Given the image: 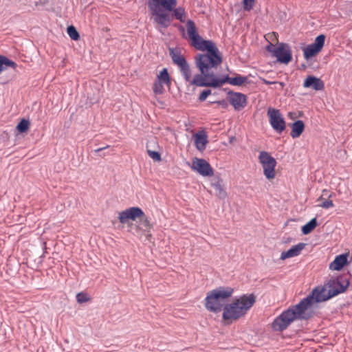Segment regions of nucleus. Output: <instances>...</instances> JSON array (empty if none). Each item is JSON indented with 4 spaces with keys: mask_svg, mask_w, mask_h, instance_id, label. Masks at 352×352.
<instances>
[{
    "mask_svg": "<svg viewBox=\"0 0 352 352\" xmlns=\"http://www.w3.org/2000/svg\"><path fill=\"white\" fill-rule=\"evenodd\" d=\"M349 285L350 280L344 276L330 278L325 285L314 287L298 303L282 311L275 318L271 328L274 331L283 332L296 320H309L315 314L312 308L314 304L327 301L344 293Z\"/></svg>",
    "mask_w": 352,
    "mask_h": 352,
    "instance_id": "1",
    "label": "nucleus"
},
{
    "mask_svg": "<svg viewBox=\"0 0 352 352\" xmlns=\"http://www.w3.org/2000/svg\"><path fill=\"white\" fill-rule=\"evenodd\" d=\"M147 6L153 21L164 29L170 25L173 19L186 22L185 8L176 7L177 0H148Z\"/></svg>",
    "mask_w": 352,
    "mask_h": 352,
    "instance_id": "2",
    "label": "nucleus"
},
{
    "mask_svg": "<svg viewBox=\"0 0 352 352\" xmlns=\"http://www.w3.org/2000/svg\"><path fill=\"white\" fill-rule=\"evenodd\" d=\"M256 297L253 294H243L230 303H226L222 309L223 320H237L246 314L253 306Z\"/></svg>",
    "mask_w": 352,
    "mask_h": 352,
    "instance_id": "3",
    "label": "nucleus"
},
{
    "mask_svg": "<svg viewBox=\"0 0 352 352\" xmlns=\"http://www.w3.org/2000/svg\"><path fill=\"white\" fill-rule=\"evenodd\" d=\"M234 290L231 287L220 286L206 294L205 308L210 312L218 314L222 311Z\"/></svg>",
    "mask_w": 352,
    "mask_h": 352,
    "instance_id": "4",
    "label": "nucleus"
},
{
    "mask_svg": "<svg viewBox=\"0 0 352 352\" xmlns=\"http://www.w3.org/2000/svg\"><path fill=\"white\" fill-rule=\"evenodd\" d=\"M195 64L199 73L194 75L190 79V84L195 82L197 78L212 72V69L217 68L222 61V56L220 52L212 54H197L195 58Z\"/></svg>",
    "mask_w": 352,
    "mask_h": 352,
    "instance_id": "5",
    "label": "nucleus"
},
{
    "mask_svg": "<svg viewBox=\"0 0 352 352\" xmlns=\"http://www.w3.org/2000/svg\"><path fill=\"white\" fill-rule=\"evenodd\" d=\"M187 33L190 44L195 49L206 52L204 54L220 52L216 44L212 40H204L199 34L195 22L188 20L186 22Z\"/></svg>",
    "mask_w": 352,
    "mask_h": 352,
    "instance_id": "6",
    "label": "nucleus"
},
{
    "mask_svg": "<svg viewBox=\"0 0 352 352\" xmlns=\"http://www.w3.org/2000/svg\"><path fill=\"white\" fill-rule=\"evenodd\" d=\"M169 55L173 63L179 67L185 81L189 82L191 79L190 67L181 50L178 48H169Z\"/></svg>",
    "mask_w": 352,
    "mask_h": 352,
    "instance_id": "7",
    "label": "nucleus"
},
{
    "mask_svg": "<svg viewBox=\"0 0 352 352\" xmlns=\"http://www.w3.org/2000/svg\"><path fill=\"white\" fill-rule=\"evenodd\" d=\"M266 48L280 63L288 64L292 60V52L287 43H280L277 47L270 43Z\"/></svg>",
    "mask_w": 352,
    "mask_h": 352,
    "instance_id": "8",
    "label": "nucleus"
},
{
    "mask_svg": "<svg viewBox=\"0 0 352 352\" xmlns=\"http://www.w3.org/2000/svg\"><path fill=\"white\" fill-rule=\"evenodd\" d=\"M226 81V75L223 76L221 78H219L215 75L214 72H212L204 75V77L200 76V77L197 78V80H196L195 82L190 85L199 87L219 88L222 87L225 83H227Z\"/></svg>",
    "mask_w": 352,
    "mask_h": 352,
    "instance_id": "9",
    "label": "nucleus"
},
{
    "mask_svg": "<svg viewBox=\"0 0 352 352\" xmlns=\"http://www.w3.org/2000/svg\"><path fill=\"white\" fill-rule=\"evenodd\" d=\"M258 160L263 169L265 177L270 180L275 177V167L276 166V160L268 152L262 151L258 155Z\"/></svg>",
    "mask_w": 352,
    "mask_h": 352,
    "instance_id": "10",
    "label": "nucleus"
},
{
    "mask_svg": "<svg viewBox=\"0 0 352 352\" xmlns=\"http://www.w3.org/2000/svg\"><path fill=\"white\" fill-rule=\"evenodd\" d=\"M164 86L170 89L171 86V77L168 69L164 67L157 75L156 80L153 82V91L156 95L163 94L164 92Z\"/></svg>",
    "mask_w": 352,
    "mask_h": 352,
    "instance_id": "11",
    "label": "nucleus"
},
{
    "mask_svg": "<svg viewBox=\"0 0 352 352\" xmlns=\"http://www.w3.org/2000/svg\"><path fill=\"white\" fill-rule=\"evenodd\" d=\"M270 124L272 128L277 133H282L286 128V122L281 115L280 110L274 108L267 109Z\"/></svg>",
    "mask_w": 352,
    "mask_h": 352,
    "instance_id": "12",
    "label": "nucleus"
},
{
    "mask_svg": "<svg viewBox=\"0 0 352 352\" xmlns=\"http://www.w3.org/2000/svg\"><path fill=\"white\" fill-rule=\"evenodd\" d=\"M326 36L324 34L317 36L314 43L308 45L302 49L303 56L306 60H309L312 57L316 56L323 48Z\"/></svg>",
    "mask_w": 352,
    "mask_h": 352,
    "instance_id": "13",
    "label": "nucleus"
},
{
    "mask_svg": "<svg viewBox=\"0 0 352 352\" xmlns=\"http://www.w3.org/2000/svg\"><path fill=\"white\" fill-rule=\"evenodd\" d=\"M228 99L234 110L241 111L244 109L248 103V97L241 92L229 91L227 94Z\"/></svg>",
    "mask_w": 352,
    "mask_h": 352,
    "instance_id": "14",
    "label": "nucleus"
},
{
    "mask_svg": "<svg viewBox=\"0 0 352 352\" xmlns=\"http://www.w3.org/2000/svg\"><path fill=\"white\" fill-rule=\"evenodd\" d=\"M191 168L203 177H210L214 174V170L210 163L204 159L195 157L192 161Z\"/></svg>",
    "mask_w": 352,
    "mask_h": 352,
    "instance_id": "15",
    "label": "nucleus"
},
{
    "mask_svg": "<svg viewBox=\"0 0 352 352\" xmlns=\"http://www.w3.org/2000/svg\"><path fill=\"white\" fill-rule=\"evenodd\" d=\"M144 217V211L138 206L129 208L119 213V221L124 224L128 220L135 221L136 219Z\"/></svg>",
    "mask_w": 352,
    "mask_h": 352,
    "instance_id": "16",
    "label": "nucleus"
},
{
    "mask_svg": "<svg viewBox=\"0 0 352 352\" xmlns=\"http://www.w3.org/2000/svg\"><path fill=\"white\" fill-rule=\"evenodd\" d=\"M348 257L349 254L347 253L337 255L334 260L329 264V269L334 271L342 270L349 263Z\"/></svg>",
    "mask_w": 352,
    "mask_h": 352,
    "instance_id": "17",
    "label": "nucleus"
},
{
    "mask_svg": "<svg viewBox=\"0 0 352 352\" xmlns=\"http://www.w3.org/2000/svg\"><path fill=\"white\" fill-rule=\"evenodd\" d=\"M303 87L305 88H312L316 91H321L324 88V84L320 78L309 75L305 79Z\"/></svg>",
    "mask_w": 352,
    "mask_h": 352,
    "instance_id": "18",
    "label": "nucleus"
},
{
    "mask_svg": "<svg viewBox=\"0 0 352 352\" xmlns=\"http://www.w3.org/2000/svg\"><path fill=\"white\" fill-rule=\"evenodd\" d=\"M305 245L306 244L304 243H298V244L293 245L288 250L283 252L280 254V258L281 260H285L287 258L298 256L301 251L305 248Z\"/></svg>",
    "mask_w": 352,
    "mask_h": 352,
    "instance_id": "19",
    "label": "nucleus"
},
{
    "mask_svg": "<svg viewBox=\"0 0 352 352\" xmlns=\"http://www.w3.org/2000/svg\"><path fill=\"white\" fill-rule=\"evenodd\" d=\"M195 144L199 151H203L206 149L208 142L207 133L204 131L197 132L194 135Z\"/></svg>",
    "mask_w": 352,
    "mask_h": 352,
    "instance_id": "20",
    "label": "nucleus"
},
{
    "mask_svg": "<svg viewBox=\"0 0 352 352\" xmlns=\"http://www.w3.org/2000/svg\"><path fill=\"white\" fill-rule=\"evenodd\" d=\"M223 180L219 177H215L211 182V186L214 188L216 195L220 199H224L227 197V192L222 186Z\"/></svg>",
    "mask_w": 352,
    "mask_h": 352,
    "instance_id": "21",
    "label": "nucleus"
},
{
    "mask_svg": "<svg viewBox=\"0 0 352 352\" xmlns=\"http://www.w3.org/2000/svg\"><path fill=\"white\" fill-rule=\"evenodd\" d=\"M292 131L290 135L292 138H299L305 130V123L301 120H297L290 124Z\"/></svg>",
    "mask_w": 352,
    "mask_h": 352,
    "instance_id": "22",
    "label": "nucleus"
},
{
    "mask_svg": "<svg viewBox=\"0 0 352 352\" xmlns=\"http://www.w3.org/2000/svg\"><path fill=\"white\" fill-rule=\"evenodd\" d=\"M226 82L227 83L232 85V86H241L243 84L245 83L248 80V76H241L238 74H235L234 77H231L229 75H226Z\"/></svg>",
    "mask_w": 352,
    "mask_h": 352,
    "instance_id": "23",
    "label": "nucleus"
},
{
    "mask_svg": "<svg viewBox=\"0 0 352 352\" xmlns=\"http://www.w3.org/2000/svg\"><path fill=\"white\" fill-rule=\"evenodd\" d=\"M16 66L17 65L14 61L6 56L0 55V74L8 67L15 69Z\"/></svg>",
    "mask_w": 352,
    "mask_h": 352,
    "instance_id": "24",
    "label": "nucleus"
},
{
    "mask_svg": "<svg viewBox=\"0 0 352 352\" xmlns=\"http://www.w3.org/2000/svg\"><path fill=\"white\" fill-rule=\"evenodd\" d=\"M318 226L317 219L314 217L302 226L301 232L303 234L307 235L311 233Z\"/></svg>",
    "mask_w": 352,
    "mask_h": 352,
    "instance_id": "25",
    "label": "nucleus"
},
{
    "mask_svg": "<svg viewBox=\"0 0 352 352\" xmlns=\"http://www.w3.org/2000/svg\"><path fill=\"white\" fill-rule=\"evenodd\" d=\"M30 122L29 120L22 118L16 126V129L20 133H26L30 128Z\"/></svg>",
    "mask_w": 352,
    "mask_h": 352,
    "instance_id": "26",
    "label": "nucleus"
},
{
    "mask_svg": "<svg viewBox=\"0 0 352 352\" xmlns=\"http://www.w3.org/2000/svg\"><path fill=\"white\" fill-rule=\"evenodd\" d=\"M67 32L68 35L69 36V37L71 38V39L73 41H78L80 38V34H79L78 32L77 31L76 28L72 25H69L67 27Z\"/></svg>",
    "mask_w": 352,
    "mask_h": 352,
    "instance_id": "27",
    "label": "nucleus"
},
{
    "mask_svg": "<svg viewBox=\"0 0 352 352\" xmlns=\"http://www.w3.org/2000/svg\"><path fill=\"white\" fill-rule=\"evenodd\" d=\"M147 153L148 156L155 162H160L162 160L161 154L159 151L148 149Z\"/></svg>",
    "mask_w": 352,
    "mask_h": 352,
    "instance_id": "28",
    "label": "nucleus"
},
{
    "mask_svg": "<svg viewBox=\"0 0 352 352\" xmlns=\"http://www.w3.org/2000/svg\"><path fill=\"white\" fill-rule=\"evenodd\" d=\"M212 94V91L210 89H204L199 94L198 97V100L199 102H204L206 100V98Z\"/></svg>",
    "mask_w": 352,
    "mask_h": 352,
    "instance_id": "29",
    "label": "nucleus"
},
{
    "mask_svg": "<svg viewBox=\"0 0 352 352\" xmlns=\"http://www.w3.org/2000/svg\"><path fill=\"white\" fill-rule=\"evenodd\" d=\"M76 300L78 303L82 304L89 300L87 294L80 292L76 294Z\"/></svg>",
    "mask_w": 352,
    "mask_h": 352,
    "instance_id": "30",
    "label": "nucleus"
},
{
    "mask_svg": "<svg viewBox=\"0 0 352 352\" xmlns=\"http://www.w3.org/2000/svg\"><path fill=\"white\" fill-rule=\"evenodd\" d=\"M254 0H243V7L246 11H250L253 8Z\"/></svg>",
    "mask_w": 352,
    "mask_h": 352,
    "instance_id": "31",
    "label": "nucleus"
},
{
    "mask_svg": "<svg viewBox=\"0 0 352 352\" xmlns=\"http://www.w3.org/2000/svg\"><path fill=\"white\" fill-rule=\"evenodd\" d=\"M320 206L324 209H328L334 206L333 202L331 200L327 199L324 201Z\"/></svg>",
    "mask_w": 352,
    "mask_h": 352,
    "instance_id": "32",
    "label": "nucleus"
},
{
    "mask_svg": "<svg viewBox=\"0 0 352 352\" xmlns=\"http://www.w3.org/2000/svg\"><path fill=\"white\" fill-rule=\"evenodd\" d=\"M210 104H217L223 109H226L228 107V104L227 101L224 99L221 100L210 102Z\"/></svg>",
    "mask_w": 352,
    "mask_h": 352,
    "instance_id": "33",
    "label": "nucleus"
},
{
    "mask_svg": "<svg viewBox=\"0 0 352 352\" xmlns=\"http://www.w3.org/2000/svg\"><path fill=\"white\" fill-rule=\"evenodd\" d=\"M108 147H109V146H104V147H102V148H97V149L95 150V152L96 153H100V152H101L102 151H103L104 149H105V148H107Z\"/></svg>",
    "mask_w": 352,
    "mask_h": 352,
    "instance_id": "34",
    "label": "nucleus"
},
{
    "mask_svg": "<svg viewBox=\"0 0 352 352\" xmlns=\"http://www.w3.org/2000/svg\"><path fill=\"white\" fill-rule=\"evenodd\" d=\"M148 224H149V222L147 220V219L146 218L144 221V225L146 226V227H148Z\"/></svg>",
    "mask_w": 352,
    "mask_h": 352,
    "instance_id": "35",
    "label": "nucleus"
},
{
    "mask_svg": "<svg viewBox=\"0 0 352 352\" xmlns=\"http://www.w3.org/2000/svg\"><path fill=\"white\" fill-rule=\"evenodd\" d=\"M179 30L183 32L185 31L184 28L182 25H179Z\"/></svg>",
    "mask_w": 352,
    "mask_h": 352,
    "instance_id": "36",
    "label": "nucleus"
},
{
    "mask_svg": "<svg viewBox=\"0 0 352 352\" xmlns=\"http://www.w3.org/2000/svg\"><path fill=\"white\" fill-rule=\"evenodd\" d=\"M234 140V137L230 138V142H232Z\"/></svg>",
    "mask_w": 352,
    "mask_h": 352,
    "instance_id": "37",
    "label": "nucleus"
},
{
    "mask_svg": "<svg viewBox=\"0 0 352 352\" xmlns=\"http://www.w3.org/2000/svg\"><path fill=\"white\" fill-rule=\"evenodd\" d=\"M45 257V252L40 256L41 259H43Z\"/></svg>",
    "mask_w": 352,
    "mask_h": 352,
    "instance_id": "38",
    "label": "nucleus"
},
{
    "mask_svg": "<svg viewBox=\"0 0 352 352\" xmlns=\"http://www.w3.org/2000/svg\"><path fill=\"white\" fill-rule=\"evenodd\" d=\"M43 245H44V250H46V247H45V243H43Z\"/></svg>",
    "mask_w": 352,
    "mask_h": 352,
    "instance_id": "39",
    "label": "nucleus"
}]
</instances>
